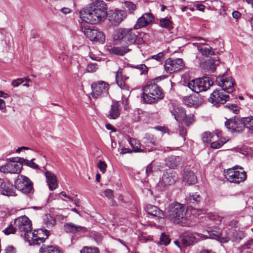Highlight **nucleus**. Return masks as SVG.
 <instances>
[{"mask_svg":"<svg viewBox=\"0 0 253 253\" xmlns=\"http://www.w3.org/2000/svg\"><path fill=\"white\" fill-rule=\"evenodd\" d=\"M168 218L174 224L185 226L187 224V210L184 205L174 202L168 207Z\"/></svg>","mask_w":253,"mask_h":253,"instance_id":"2","label":"nucleus"},{"mask_svg":"<svg viewBox=\"0 0 253 253\" xmlns=\"http://www.w3.org/2000/svg\"><path fill=\"white\" fill-rule=\"evenodd\" d=\"M22 168L21 162L15 163L11 161L6 165L1 166L0 170L4 173H19L21 172Z\"/></svg>","mask_w":253,"mask_h":253,"instance_id":"17","label":"nucleus"},{"mask_svg":"<svg viewBox=\"0 0 253 253\" xmlns=\"http://www.w3.org/2000/svg\"><path fill=\"white\" fill-rule=\"evenodd\" d=\"M23 160L27 166L35 169H39V166L33 162L34 159L31 160L23 159Z\"/></svg>","mask_w":253,"mask_h":253,"instance_id":"47","label":"nucleus"},{"mask_svg":"<svg viewBox=\"0 0 253 253\" xmlns=\"http://www.w3.org/2000/svg\"><path fill=\"white\" fill-rule=\"evenodd\" d=\"M15 187L25 194H29L33 191V183L30 179L23 175H19L15 181Z\"/></svg>","mask_w":253,"mask_h":253,"instance_id":"8","label":"nucleus"},{"mask_svg":"<svg viewBox=\"0 0 253 253\" xmlns=\"http://www.w3.org/2000/svg\"><path fill=\"white\" fill-rule=\"evenodd\" d=\"M159 26L169 31H170L173 28V22L168 17L162 18L160 20Z\"/></svg>","mask_w":253,"mask_h":253,"instance_id":"35","label":"nucleus"},{"mask_svg":"<svg viewBox=\"0 0 253 253\" xmlns=\"http://www.w3.org/2000/svg\"><path fill=\"white\" fill-rule=\"evenodd\" d=\"M181 240L185 246H188L196 242V238L193 234L186 233L182 235Z\"/></svg>","mask_w":253,"mask_h":253,"instance_id":"33","label":"nucleus"},{"mask_svg":"<svg viewBox=\"0 0 253 253\" xmlns=\"http://www.w3.org/2000/svg\"><path fill=\"white\" fill-rule=\"evenodd\" d=\"M183 180L187 184H193L197 182V176L193 171L186 169L183 171Z\"/></svg>","mask_w":253,"mask_h":253,"instance_id":"26","label":"nucleus"},{"mask_svg":"<svg viewBox=\"0 0 253 253\" xmlns=\"http://www.w3.org/2000/svg\"><path fill=\"white\" fill-rule=\"evenodd\" d=\"M213 84V82L210 78L204 77L190 81L187 85L193 92L198 93L207 90Z\"/></svg>","mask_w":253,"mask_h":253,"instance_id":"4","label":"nucleus"},{"mask_svg":"<svg viewBox=\"0 0 253 253\" xmlns=\"http://www.w3.org/2000/svg\"><path fill=\"white\" fill-rule=\"evenodd\" d=\"M22 83V81H21V80H20L19 79H18L17 80H14L12 82L11 84L13 87H17Z\"/></svg>","mask_w":253,"mask_h":253,"instance_id":"56","label":"nucleus"},{"mask_svg":"<svg viewBox=\"0 0 253 253\" xmlns=\"http://www.w3.org/2000/svg\"><path fill=\"white\" fill-rule=\"evenodd\" d=\"M97 167L101 172L104 173L106 170L107 165L104 162L100 160L97 164Z\"/></svg>","mask_w":253,"mask_h":253,"instance_id":"50","label":"nucleus"},{"mask_svg":"<svg viewBox=\"0 0 253 253\" xmlns=\"http://www.w3.org/2000/svg\"><path fill=\"white\" fill-rule=\"evenodd\" d=\"M132 152V151L131 150H130L128 148H124L121 149L120 153L121 154H125L126 153H131Z\"/></svg>","mask_w":253,"mask_h":253,"instance_id":"63","label":"nucleus"},{"mask_svg":"<svg viewBox=\"0 0 253 253\" xmlns=\"http://www.w3.org/2000/svg\"><path fill=\"white\" fill-rule=\"evenodd\" d=\"M30 232L31 234L29 233V235H28L29 238H25L27 240H28L29 242L32 241L34 244H38L39 243L37 241V239H39L37 236L33 232H32V230H30Z\"/></svg>","mask_w":253,"mask_h":253,"instance_id":"44","label":"nucleus"},{"mask_svg":"<svg viewBox=\"0 0 253 253\" xmlns=\"http://www.w3.org/2000/svg\"><path fill=\"white\" fill-rule=\"evenodd\" d=\"M216 134H214L213 133L206 131L204 132L202 135V140L204 143H208L210 142L212 139L214 140V137H215Z\"/></svg>","mask_w":253,"mask_h":253,"instance_id":"39","label":"nucleus"},{"mask_svg":"<svg viewBox=\"0 0 253 253\" xmlns=\"http://www.w3.org/2000/svg\"><path fill=\"white\" fill-rule=\"evenodd\" d=\"M121 111L119 102L113 101L108 112V117L111 119H116L120 116Z\"/></svg>","mask_w":253,"mask_h":253,"instance_id":"24","label":"nucleus"},{"mask_svg":"<svg viewBox=\"0 0 253 253\" xmlns=\"http://www.w3.org/2000/svg\"><path fill=\"white\" fill-rule=\"evenodd\" d=\"M182 121L186 126H189L194 122L193 115H189L187 116L186 115V117Z\"/></svg>","mask_w":253,"mask_h":253,"instance_id":"49","label":"nucleus"},{"mask_svg":"<svg viewBox=\"0 0 253 253\" xmlns=\"http://www.w3.org/2000/svg\"><path fill=\"white\" fill-rule=\"evenodd\" d=\"M126 17L125 11L118 9L110 11L108 15L109 21L115 26L118 25Z\"/></svg>","mask_w":253,"mask_h":253,"instance_id":"14","label":"nucleus"},{"mask_svg":"<svg viewBox=\"0 0 253 253\" xmlns=\"http://www.w3.org/2000/svg\"><path fill=\"white\" fill-rule=\"evenodd\" d=\"M40 253H62L56 247L48 246L44 249L41 248Z\"/></svg>","mask_w":253,"mask_h":253,"instance_id":"40","label":"nucleus"},{"mask_svg":"<svg viewBox=\"0 0 253 253\" xmlns=\"http://www.w3.org/2000/svg\"><path fill=\"white\" fill-rule=\"evenodd\" d=\"M83 32L91 41L103 43L105 41L104 34L97 29L85 28Z\"/></svg>","mask_w":253,"mask_h":253,"instance_id":"13","label":"nucleus"},{"mask_svg":"<svg viewBox=\"0 0 253 253\" xmlns=\"http://www.w3.org/2000/svg\"><path fill=\"white\" fill-rule=\"evenodd\" d=\"M152 169H153L152 164V163H150L147 166V167L146 168L145 172H146V174L147 176H149L152 173V172H153Z\"/></svg>","mask_w":253,"mask_h":253,"instance_id":"55","label":"nucleus"},{"mask_svg":"<svg viewBox=\"0 0 253 253\" xmlns=\"http://www.w3.org/2000/svg\"><path fill=\"white\" fill-rule=\"evenodd\" d=\"M182 100L184 104L188 107H197L203 102V100L199 95L185 96Z\"/></svg>","mask_w":253,"mask_h":253,"instance_id":"20","label":"nucleus"},{"mask_svg":"<svg viewBox=\"0 0 253 253\" xmlns=\"http://www.w3.org/2000/svg\"><path fill=\"white\" fill-rule=\"evenodd\" d=\"M164 54L163 52H161L156 55H152L150 58L152 59L156 60V61H157L158 62H162L163 61V60L164 59Z\"/></svg>","mask_w":253,"mask_h":253,"instance_id":"51","label":"nucleus"},{"mask_svg":"<svg viewBox=\"0 0 253 253\" xmlns=\"http://www.w3.org/2000/svg\"><path fill=\"white\" fill-rule=\"evenodd\" d=\"M171 114L174 116L175 119L178 122L182 121L186 117V112L182 108L174 107L171 111Z\"/></svg>","mask_w":253,"mask_h":253,"instance_id":"29","label":"nucleus"},{"mask_svg":"<svg viewBox=\"0 0 253 253\" xmlns=\"http://www.w3.org/2000/svg\"><path fill=\"white\" fill-rule=\"evenodd\" d=\"M130 50L127 46L114 47L110 49L111 53L118 55H124Z\"/></svg>","mask_w":253,"mask_h":253,"instance_id":"38","label":"nucleus"},{"mask_svg":"<svg viewBox=\"0 0 253 253\" xmlns=\"http://www.w3.org/2000/svg\"><path fill=\"white\" fill-rule=\"evenodd\" d=\"M64 227L65 231L69 233L75 234L79 232H85L87 231L84 227L75 225L72 223H66Z\"/></svg>","mask_w":253,"mask_h":253,"instance_id":"25","label":"nucleus"},{"mask_svg":"<svg viewBox=\"0 0 253 253\" xmlns=\"http://www.w3.org/2000/svg\"><path fill=\"white\" fill-rule=\"evenodd\" d=\"M81 253H99V250L96 247H84L82 249Z\"/></svg>","mask_w":253,"mask_h":253,"instance_id":"43","label":"nucleus"},{"mask_svg":"<svg viewBox=\"0 0 253 253\" xmlns=\"http://www.w3.org/2000/svg\"><path fill=\"white\" fill-rule=\"evenodd\" d=\"M55 219L50 214H46L43 218V227L51 228L55 224Z\"/></svg>","mask_w":253,"mask_h":253,"instance_id":"37","label":"nucleus"},{"mask_svg":"<svg viewBox=\"0 0 253 253\" xmlns=\"http://www.w3.org/2000/svg\"><path fill=\"white\" fill-rule=\"evenodd\" d=\"M98 68V65L96 63H90L88 64L86 70L89 73H94L96 72Z\"/></svg>","mask_w":253,"mask_h":253,"instance_id":"46","label":"nucleus"},{"mask_svg":"<svg viewBox=\"0 0 253 253\" xmlns=\"http://www.w3.org/2000/svg\"><path fill=\"white\" fill-rule=\"evenodd\" d=\"M0 192L4 196H15V190L9 180L3 181L0 184Z\"/></svg>","mask_w":253,"mask_h":253,"instance_id":"19","label":"nucleus"},{"mask_svg":"<svg viewBox=\"0 0 253 253\" xmlns=\"http://www.w3.org/2000/svg\"><path fill=\"white\" fill-rule=\"evenodd\" d=\"M5 101L2 100V99L0 98V110L2 112H4L5 111Z\"/></svg>","mask_w":253,"mask_h":253,"instance_id":"58","label":"nucleus"},{"mask_svg":"<svg viewBox=\"0 0 253 253\" xmlns=\"http://www.w3.org/2000/svg\"><path fill=\"white\" fill-rule=\"evenodd\" d=\"M107 7L102 0H96L92 5L83 8L80 12V17L86 23L95 24L105 19Z\"/></svg>","mask_w":253,"mask_h":253,"instance_id":"1","label":"nucleus"},{"mask_svg":"<svg viewBox=\"0 0 253 253\" xmlns=\"http://www.w3.org/2000/svg\"><path fill=\"white\" fill-rule=\"evenodd\" d=\"M89 56L93 60H95V61H100L101 60V58L99 57L96 56L95 54H93L92 52L89 53Z\"/></svg>","mask_w":253,"mask_h":253,"instance_id":"60","label":"nucleus"},{"mask_svg":"<svg viewBox=\"0 0 253 253\" xmlns=\"http://www.w3.org/2000/svg\"><path fill=\"white\" fill-rule=\"evenodd\" d=\"M209 236L211 239H218L219 238L220 232L215 231H208Z\"/></svg>","mask_w":253,"mask_h":253,"instance_id":"53","label":"nucleus"},{"mask_svg":"<svg viewBox=\"0 0 253 253\" xmlns=\"http://www.w3.org/2000/svg\"><path fill=\"white\" fill-rule=\"evenodd\" d=\"M225 126L231 132H240L245 128L243 120L238 118L229 119L225 122Z\"/></svg>","mask_w":253,"mask_h":253,"instance_id":"16","label":"nucleus"},{"mask_svg":"<svg viewBox=\"0 0 253 253\" xmlns=\"http://www.w3.org/2000/svg\"><path fill=\"white\" fill-rule=\"evenodd\" d=\"M5 253H15L16 251L15 248L13 246H8L6 248Z\"/></svg>","mask_w":253,"mask_h":253,"instance_id":"59","label":"nucleus"},{"mask_svg":"<svg viewBox=\"0 0 253 253\" xmlns=\"http://www.w3.org/2000/svg\"><path fill=\"white\" fill-rule=\"evenodd\" d=\"M202 198L197 193H190L186 197L185 200L187 204L197 205L202 200Z\"/></svg>","mask_w":253,"mask_h":253,"instance_id":"31","label":"nucleus"},{"mask_svg":"<svg viewBox=\"0 0 253 253\" xmlns=\"http://www.w3.org/2000/svg\"><path fill=\"white\" fill-rule=\"evenodd\" d=\"M177 176L174 171H167L164 173L163 176L158 184V186L159 187H165L173 184L177 181Z\"/></svg>","mask_w":253,"mask_h":253,"instance_id":"15","label":"nucleus"},{"mask_svg":"<svg viewBox=\"0 0 253 253\" xmlns=\"http://www.w3.org/2000/svg\"><path fill=\"white\" fill-rule=\"evenodd\" d=\"M14 225L17 230L24 233L25 238H29L28 235L29 233L31 234L32 223L28 217L24 215L18 217L15 220Z\"/></svg>","mask_w":253,"mask_h":253,"instance_id":"9","label":"nucleus"},{"mask_svg":"<svg viewBox=\"0 0 253 253\" xmlns=\"http://www.w3.org/2000/svg\"><path fill=\"white\" fill-rule=\"evenodd\" d=\"M240 170H237L235 167L229 169L226 171H224L225 178L229 182L235 183H239L244 181L247 177L246 172L241 168Z\"/></svg>","mask_w":253,"mask_h":253,"instance_id":"6","label":"nucleus"},{"mask_svg":"<svg viewBox=\"0 0 253 253\" xmlns=\"http://www.w3.org/2000/svg\"><path fill=\"white\" fill-rule=\"evenodd\" d=\"M156 146V144L153 141H149L147 143L146 145V148L144 149V152H146L152 151L154 149H155V146Z\"/></svg>","mask_w":253,"mask_h":253,"instance_id":"48","label":"nucleus"},{"mask_svg":"<svg viewBox=\"0 0 253 253\" xmlns=\"http://www.w3.org/2000/svg\"><path fill=\"white\" fill-rule=\"evenodd\" d=\"M145 210L149 214L152 216L162 217L164 215L162 211L157 207L151 204L147 205L145 207Z\"/></svg>","mask_w":253,"mask_h":253,"instance_id":"27","label":"nucleus"},{"mask_svg":"<svg viewBox=\"0 0 253 253\" xmlns=\"http://www.w3.org/2000/svg\"><path fill=\"white\" fill-rule=\"evenodd\" d=\"M125 6L127 9L130 13H132L136 8V5L133 2L130 1H126Z\"/></svg>","mask_w":253,"mask_h":253,"instance_id":"45","label":"nucleus"},{"mask_svg":"<svg viewBox=\"0 0 253 253\" xmlns=\"http://www.w3.org/2000/svg\"><path fill=\"white\" fill-rule=\"evenodd\" d=\"M239 253H253V239L247 241L239 248Z\"/></svg>","mask_w":253,"mask_h":253,"instance_id":"30","label":"nucleus"},{"mask_svg":"<svg viewBox=\"0 0 253 253\" xmlns=\"http://www.w3.org/2000/svg\"><path fill=\"white\" fill-rule=\"evenodd\" d=\"M245 127L253 130V117H248L243 119Z\"/></svg>","mask_w":253,"mask_h":253,"instance_id":"41","label":"nucleus"},{"mask_svg":"<svg viewBox=\"0 0 253 253\" xmlns=\"http://www.w3.org/2000/svg\"><path fill=\"white\" fill-rule=\"evenodd\" d=\"M181 164V158L178 156H172L167 161V165L171 169H175Z\"/></svg>","mask_w":253,"mask_h":253,"instance_id":"32","label":"nucleus"},{"mask_svg":"<svg viewBox=\"0 0 253 253\" xmlns=\"http://www.w3.org/2000/svg\"><path fill=\"white\" fill-rule=\"evenodd\" d=\"M219 63L218 57H214L213 58L209 57L206 59L205 61L203 63L200 62V66L206 69L209 72H213L215 69L216 66Z\"/></svg>","mask_w":253,"mask_h":253,"instance_id":"22","label":"nucleus"},{"mask_svg":"<svg viewBox=\"0 0 253 253\" xmlns=\"http://www.w3.org/2000/svg\"><path fill=\"white\" fill-rule=\"evenodd\" d=\"M113 36L115 40H122L127 45L134 44L137 38L131 29L119 28L114 32Z\"/></svg>","mask_w":253,"mask_h":253,"instance_id":"5","label":"nucleus"},{"mask_svg":"<svg viewBox=\"0 0 253 253\" xmlns=\"http://www.w3.org/2000/svg\"><path fill=\"white\" fill-rule=\"evenodd\" d=\"M129 143L131 146L132 152H143L144 149H141V144L140 142L136 139L131 138L129 139Z\"/></svg>","mask_w":253,"mask_h":253,"instance_id":"36","label":"nucleus"},{"mask_svg":"<svg viewBox=\"0 0 253 253\" xmlns=\"http://www.w3.org/2000/svg\"><path fill=\"white\" fill-rule=\"evenodd\" d=\"M46 181L50 190L53 191L58 187V181L56 175L50 171L45 172Z\"/></svg>","mask_w":253,"mask_h":253,"instance_id":"23","label":"nucleus"},{"mask_svg":"<svg viewBox=\"0 0 253 253\" xmlns=\"http://www.w3.org/2000/svg\"><path fill=\"white\" fill-rule=\"evenodd\" d=\"M122 103L124 105V108L125 109H126L128 104V99L127 98H124V97H122Z\"/></svg>","mask_w":253,"mask_h":253,"instance_id":"62","label":"nucleus"},{"mask_svg":"<svg viewBox=\"0 0 253 253\" xmlns=\"http://www.w3.org/2000/svg\"><path fill=\"white\" fill-rule=\"evenodd\" d=\"M229 96L223 90L215 89L211 94L209 101L212 104L218 106L224 104L229 99Z\"/></svg>","mask_w":253,"mask_h":253,"instance_id":"12","label":"nucleus"},{"mask_svg":"<svg viewBox=\"0 0 253 253\" xmlns=\"http://www.w3.org/2000/svg\"><path fill=\"white\" fill-rule=\"evenodd\" d=\"M123 71L119 69L116 74V82L118 86L122 89L126 88L125 81L128 79V77L123 75Z\"/></svg>","mask_w":253,"mask_h":253,"instance_id":"28","label":"nucleus"},{"mask_svg":"<svg viewBox=\"0 0 253 253\" xmlns=\"http://www.w3.org/2000/svg\"><path fill=\"white\" fill-rule=\"evenodd\" d=\"M241 13L237 11H234L232 12L233 17L236 20L238 19L241 17Z\"/></svg>","mask_w":253,"mask_h":253,"instance_id":"61","label":"nucleus"},{"mask_svg":"<svg viewBox=\"0 0 253 253\" xmlns=\"http://www.w3.org/2000/svg\"><path fill=\"white\" fill-rule=\"evenodd\" d=\"M216 137L218 139V140L212 142L211 144V147L213 149H219L221 148L227 141L225 138H220L221 133L220 132L216 133Z\"/></svg>","mask_w":253,"mask_h":253,"instance_id":"34","label":"nucleus"},{"mask_svg":"<svg viewBox=\"0 0 253 253\" xmlns=\"http://www.w3.org/2000/svg\"><path fill=\"white\" fill-rule=\"evenodd\" d=\"M215 82L218 86L228 93H232L235 90V81L231 77L223 75L217 77Z\"/></svg>","mask_w":253,"mask_h":253,"instance_id":"10","label":"nucleus"},{"mask_svg":"<svg viewBox=\"0 0 253 253\" xmlns=\"http://www.w3.org/2000/svg\"><path fill=\"white\" fill-rule=\"evenodd\" d=\"M193 45L196 46L198 50L203 56L207 59L211 57V56L214 54V51L211 47L207 44L202 42L194 43Z\"/></svg>","mask_w":253,"mask_h":253,"instance_id":"21","label":"nucleus"},{"mask_svg":"<svg viewBox=\"0 0 253 253\" xmlns=\"http://www.w3.org/2000/svg\"><path fill=\"white\" fill-rule=\"evenodd\" d=\"M134 67L135 68H137V69L140 70V71L141 72V73H140L141 74H145V73L147 72V68L144 64L138 65L136 66H135Z\"/></svg>","mask_w":253,"mask_h":253,"instance_id":"54","label":"nucleus"},{"mask_svg":"<svg viewBox=\"0 0 253 253\" xmlns=\"http://www.w3.org/2000/svg\"><path fill=\"white\" fill-rule=\"evenodd\" d=\"M104 194L105 196L109 199H112L113 197V191L110 189L105 190Z\"/></svg>","mask_w":253,"mask_h":253,"instance_id":"57","label":"nucleus"},{"mask_svg":"<svg viewBox=\"0 0 253 253\" xmlns=\"http://www.w3.org/2000/svg\"><path fill=\"white\" fill-rule=\"evenodd\" d=\"M17 229H16V228H14L13 226H10L8 227H7L6 228H5L3 231V232L5 233V234L6 235H9L10 234H13L15 232V231Z\"/></svg>","mask_w":253,"mask_h":253,"instance_id":"52","label":"nucleus"},{"mask_svg":"<svg viewBox=\"0 0 253 253\" xmlns=\"http://www.w3.org/2000/svg\"><path fill=\"white\" fill-rule=\"evenodd\" d=\"M91 87V94L94 98H101L108 94L109 84L104 81H100L93 83Z\"/></svg>","mask_w":253,"mask_h":253,"instance_id":"7","label":"nucleus"},{"mask_svg":"<svg viewBox=\"0 0 253 253\" xmlns=\"http://www.w3.org/2000/svg\"><path fill=\"white\" fill-rule=\"evenodd\" d=\"M154 17L151 13H145L138 19L136 23L134 26V29H139L145 27L152 23Z\"/></svg>","mask_w":253,"mask_h":253,"instance_id":"18","label":"nucleus"},{"mask_svg":"<svg viewBox=\"0 0 253 253\" xmlns=\"http://www.w3.org/2000/svg\"><path fill=\"white\" fill-rule=\"evenodd\" d=\"M163 97L162 90L155 83H149L143 88V99L146 103H154Z\"/></svg>","mask_w":253,"mask_h":253,"instance_id":"3","label":"nucleus"},{"mask_svg":"<svg viewBox=\"0 0 253 253\" xmlns=\"http://www.w3.org/2000/svg\"><path fill=\"white\" fill-rule=\"evenodd\" d=\"M184 63L181 58L172 59L169 58L165 62V69L168 73L177 72L184 67Z\"/></svg>","mask_w":253,"mask_h":253,"instance_id":"11","label":"nucleus"},{"mask_svg":"<svg viewBox=\"0 0 253 253\" xmlns=\"http://www.w3.org/2000/svg\"><path fill=\"white\" fill-rule=\"evenodd\" d=\"M156 129L158 130L161 131L162 133H166L168 131V128L164 126H157Z\"/></svg>","mask_w":253,"mask_h":253,"instance_id":"64","label":"nucleus"},{"mask_svg":"<svg viewBox=\"0 0 253 253\" xmlns=\"http://www.w3.org/2000/svg\"><path fill=\"white\" fill-rule=\"evenodd\" d=\"M170 242V240L169 237L165 233H162L160 238L159 243L162 245L167 246Z\"/></svg>","mask_w":253,"mask_h":253,"instance_id":"42","label":"nucleus"}]
</instances>
